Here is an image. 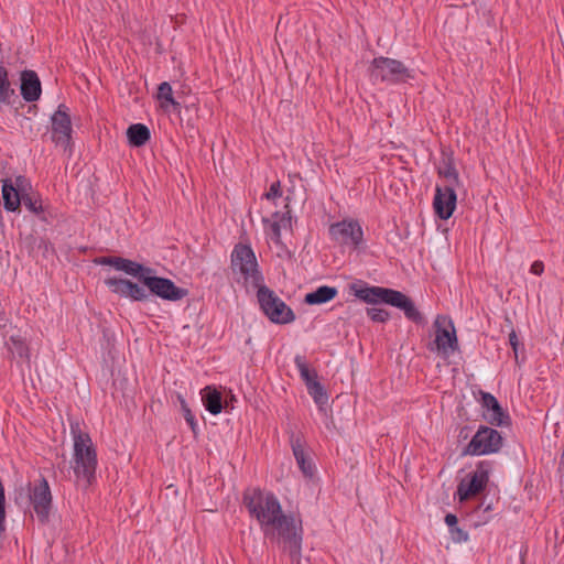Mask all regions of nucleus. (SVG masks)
Instances as JSON below:
<instances>
[{
	"mask_svg": "<svg viewBox=\"0 0 564 564\" xmlns=\"http://www.w3.org/2000/svg\"><path fill=\"white\" fill-rule=\"evenodd\" d=\"M109 290L121 297L131 301H145L150 294H154L166 301H180L187 295V291L181 289L169 279L153 275L151 269L142 285L127 279L109 278L105 281Z\"/></svg>",
	"mask_w": 564,
	"mask_h": 564,
	"instance_id": "1",
	"label": "nucleus"
},
{
	"mask_svg": "<svg viewBox=\"0 0 564 564\" xmlns=\"http://www.w3.org/2000/svg\"><path fill=\"white\" fill-rule=\"evenodd\" d=\"M73 440L72 468L79 486L87 487L95 477L97 453L89 434L82 430L79 422L70 423Z\"/></svg>",
	"mask_w": 564,
	"mask_h": 564,
	"instance_id": "2",
	"label": "nucleus"
},
{
	"mask_svg": "<svg viewBox=\"0 0 564 564\" xmlns=\"http://www.w3.org/2000/svg\"><path fill=\"white\" fill-rule=\"evenodd\" d=\"M245 502L265 536L280 540L282 536V511L278 498L269 492L253 491L245 495Z\"/></svg>",
	"mask_w": 564,
	"mask_h": 564,
	"instance_id": "3",
	"label": "nucleus"
},
{
	"mask_svg": "<svg viewBox=\"0 0 564 564\" xmlns=\"http://www.w3.org/2000/svg\"><path fill=\"white\" fill-rule=\"evenodd\" d=\"M350 290L356 297L368 304H389L402 310L408 319L416 324L423 322V317L413 301L400 291L382 286H371L362 281L352 283Z\"/></svg>",
	"mask_w": 564,
	"mask_h": 564,
	"instance_id": "4",
	"label": "nucleus"
},
{
	"mask_svg": "<svg viewBox=\"0 0 564 564\" xmlns=\"http://www.w3.org/2000/svg\"><path fill=\"white\" fill-rule=\"evenodd\" d=\"M231 268L238 282L243 283L247 290L257 288L262 283V275L258 268L256 254L250 246L237 245L231 253Z\"/></svg>",
	"mask_w": 564,
	"mask_h": 564,
	"instance_id": "5",
	"label": "nucleus"
},
{
	"mask_svg": "<svg viewBox=\"0 0 564 564\" xmlns=\"http://www.w3.org/2000/svg\"><path fill=\"white\" fill-rule=\"evenodd\" d=\"M369 77L373 83L399 85L414 78V73L401 61L379 56L375 57L368 68Z\"/></svg>",
	"mask_w": 564,
	"mask_h": 564,
	"instance_id": "6",
	"label": "nucleus"
},
{
	"mask_svg": "<svg viewBox=\"0 0 564 564\" xmlns=\"http://www.w3.org/2000/svg\"><path fill=\"white\" fill-rule=\"evenodd\" d=\"M280 197V182H274L270 191L263 196V231L268 245L272 248L273 246L278 249V252L282 248L281 242V223L282 216L279 210L274 209L275 200Z\"/></svg>",
	"mask_w": 564,
	"mask_h": 564,
	"instance_id": "7",
	"label": "nucleus"
},
{
	"mask_svg": "<svg viewBox=\"0 0 564 564\" xmlns=\"http://www.w3.org/2000/svg\"><path fill=\"white\" fill-rule=\"evenodd\" d=\"M503 445L501 434L489 426L480 425L470 442L463 449V455L482 456L498 453Z\"/></svg>",
	"mask_w": 564,
	"mask_h": 564,
	"instance_id": "8",
	"label": "nucleus"
},
{
	"mask_svg": "<svg viewBox=\"0 0 564 564\" xmlns=\"http://www.w3.org/2000/svg\"><path fill=\"white\" fill-rule=\"evenodd\" d=\"M435 339L429 345L430 350H437L448 356L458 348L456 330L452 319L445 315H437L434 321Z\"/></svg>",
	"mask_w": 564,
	"mask_h": 564,
	"instance_id": "9",
	"label": "nucleus"
},
{
	"mask_svg": "<svg viewBox=\"0 0 564 564\" xmlns=\"http://www.w3.org/2000/svg\"><path fill=\"white\" fill-rule=\"evenodd\" d=\"M284 551H289L291 564H302L301 549L303 527L301 516L296 512L284 514Z\"/></svg>",
	"mask_w": 564,
	"mask_h": 564,
	"instance_id": "10",
	"label": "nucleus"
},
{
	"mask_svg": "<svg viewBox=\"0 0 564 564\" xmlns=\"http://www.w3.org/2000/svg\"><path fill=\"white\" fill-rule=\"evenodd\" d=\"M328 232L330 239L341 246L358 249L364 242V230L356 219H344L334 223L329 226Z\"/></svg>",
	"mask_w": 564,
	"mask_h": 564,
	"instance_id": "11",
	"label": "nucleus"
},
{
	"mask_svg": "<svg viewBox=\"0 0 564 564\" xmlns=\"http://www.w3.org/2000/svg\"><path fill=\"white\" fill-rule=\"evenodd\" d=\"M489 480V471L484 462L477 465L475 471L470 473L460 480L457 486V496L460 502L480 494L487 486Z\"/></svg>",
	"mask_w": 564,
	"mask_h": 564,
	"instance_id": "12",
	"label": "nucleus"
},
{
	"mask_svg": "<svg viewBox=\"0 0 564 564\" xmlns=\"http://www.w3.org/2000/svg\"><path fill=\"white\" fill-rule=\"evenodd\" d=\"M290 445L300 470L305 477L312 478L315 473V465L311 456L310 447L303 435L292 433L290 435Z\"/></svg>",
	"mask_w": 564,
	"mask_h": 564,
	"instance_id": "13",
	"label": "nucleus"
},
{
	"mask_svg": "<svg viewBox=\"0 0 564 564\" xmlns=\"http://www.w3.org/2000/svg\"><path fill=\"white\" fill-rule=\"evenodd\" d=\"M457 196L452 185L436 186L433 207L435 214L443 220L452 217L456 208Z\"/></svg>",
	"mask_w": 564,
	"mask_h": 564,
	"instance_id": "14",
	"label": "nucleus"
},
{
	"mask_svg": "<svg viewBox=\"0 0 564 564\" xmlns=\"http://www.w3.org/2000/svg\"><path fill=\"white\" fill-rule=\"evenodd\" d=\"M52 139L56 144L66 147L72 134L70 117L64 105H59L51 117Z\"/></svg>",
	"mask_w": 564,
	"mask_h": 564,
	"instance_id": "15",
	"label": "nucleus"
},
{
	"mask_svg": "<svg viewBox=\"0 0 564 564\" xmlns=\"http://www.w3.org/2000/svg\"><path fill=\"white\" fill-rule=\"evenodd\" d=\"M28 187V181L21 176L17 177L14 182L12 180H4L2 184L4 208L9 212H15Z\"/></svg>",
	"mask_w": 564,
	"mask_h": 564,
	"instance_id": "16",
	"label": "nucleus"
},
{
	"mask_svg": "<svg viewBox=\"0 0 564 564\" xmlns=\"http://www.w3.org/2000/svg\"><path fill=\"white\" fill-rule=\"evenodd\" d=\"M250 290H257L258 302L263 313L272 322L282 323V304L279 302V297L262 283L257 288H250Z\"/></svg>",
	"mask_w": 564,
	"mask_h": 564,
	"instance_id": "17",
	"label": "nucleus"
},
{
	"mask_svg": "<svg viewBox=\"0 0 564 564\" xmlns=\"http://www.w3.org/2000/svg\"><path fill=\"white\" fill-rule=\"evenodd\" d=\"M30 499L37 518L41 521L46 520L51 509L52 496L48 484L45 479H41L34 485Z\"/></svg>",
	"mask_w": 564,
	"mask_h": 564,
	"instance_id": "18",
	"label": "nucleus"
},
{
	"mask_svg": "<svg viewBox=\"0 0 564 564\" xmlns=\"http://www.w3.org/2000/svg\"><path fill=\"white\" fill-rule=\"evenodd\" d=\"M102 264L110 265L118 271H122L128 275L137 278L141 283L144 280V276L148 275L150 268H147L135 261L120 258V257H108L101 260Z\"/></svg>",
	"mask_w": 564,
	"mask_h": 564,
	"instance_id": "19",
	"label": "nucleus"
},
{
	"mask_svg": "<svg viewBox=\"0 0 564 564\" xmlns=\"http://www.w3.org/2000/svg\"><path fill=\"white\" fill-rule=\"evenodd\" d=\"M42 93L39 76L33 70L21 74V95L25 101L32 102L40 98Z\"/></svg>",
	"mask_w": 564,
	"mask_h": 564,
	"instance_id": "20",
	"label": "nucleus"
},
{
	"mask_svg": "<svg viewBox=\"0 0 564 564\" xmlns=\"http://www.w3.org/2000/svg\"><path fill=\"white\" fill-rule=\"evenodd\" d=\"M437 174L440 177L446 180V185H452L456 187L460 184L459 174L454 164V159L452 155L443 154L442 160L437 165Z\"/></svg>",
	"mask_w": 564,
	"mask_h": 564,
	"instance_id": "21",
	"label": "nucleus"
},
{
	"mask_svg": "<svg viewBox=\"0 0 564 564\" xmlns=\"http://www.w3.org/2000/svg\"><path fill=\"white\" fill-rule=\"evenodd\" d=\"M156 98L160 102V107L164 112L180 111L181 105L173 97V89L167 82L160 84Z\"/></svg>",
	"mask_w": 564,
	"mask_h": 564,
	"instance_id": "22",
	"label": "nucleus"
},
{
	"mask_svg": "<svg viewBox=\"0 0 564 564\" xmlns=\"http://www.w3.org/2000/svg\"><path fill=\"white\" fill-rule=\"evenodd\" d=\"M200 395L203 404L209 413L217 415L221 412V393L216 388L207 386L200 391Z\"/></svg>",
	"mask_w": 564,
	"mask_h": 564,
	"instance_id": "23",
	"label": "nucleus"
},
{
	"mask_svg": "<svg viewBox=\"0 0 564 564\" xmlns=\"http://www.w3.org/2000/svg\"><path fill=\"white\" fill-rule=\"evenodd\" d=\"M337 294L338 291L336 288L322 285L315 291L307 293L304 297V302L308 305H319L334 300Z\"/></svg>",
	"mask_w": 564,
	"mask_h": 564,
	"instance_id": "24",
	"label": "nucleus"
},
{
	"mask_svg": "<svg viewBox=\"0 0 564 564\" xmlns=\"http://www.w3.org/2000/svg\"><path fill=\"white\" fill-rule=\"evenodd\" d=\"M127 135L132 145L141 147L150 139V130L142 123H135L128 128Z\"/></svg>",
	"mask_w": 564,
	"mask_h": 564,
	"instance_id": "25",
	"label": "nucleus"
},
{
	"mask_svg": "<svg viewBox=\"0 0 564 564\" xmlns=\"http://www.w3.org/2000/svg\"><path fill=\"white\" fill-rule=\"evenodd\" d=\"M294 362L306 388L312 382L318 381V375L316 370L310 368L304 356L297 355L294 359Z\"/></svg>",
	"mask_w": 564,
	"mask_h": 564,
	"instance_id": "26",
	"label": "nucleus"
},
{
	"mask_svg": "<svg viewBox=\"0 0 564 564\" xmlns=\"http://www.w3.org/2000/svg\"><path fill=\"white\" fill-rule=\"evenodd\" d=\"M485 420L494 426H509L511 424L510 415L499 405L484 413Z\"/></svg>",
	"mask_w": 564,
	"mask_h": 564,
	"instance_id": "27",
	"label": "nucleus"
},
{
	"mask_svg": "<svg viewBox=\"0 0 564 564\" xmlns=\"http://www.w3.org/2000/svg\"><path fill=\"white\" fill-rule=\"evenodd\" d=\"M13 96L14 89L8 79V72L4 67L0 66V107L9 105Z\"/></svg>",
	"mask_w": 564,
	"mask_h": 564,
	"instance_id": "28",
	"label": "nucleus"
},
{
	"mask_svg": "<svg viewBox=\"0 0 564 564\" xmlns=\"http://www.w3.org/2000/svg\"><path fill=\"white\" fill-rule=\"evenodd\" d=\"M308 394L312 397L316 405L322 409L328 402V394L324 386L317 381L312 382L307 388Z\"/></svg>",
	"mask_w": 564,
	"mask_h": 564,
	"instance_id": "29",
	"label": "nucleus"
},
{
	"mask_svg": "<svg viewBox=\"0 0 564 564\" xmlns=\"http://www.w3.org/2000/svg\"><path fill=\"white\" fill-rule=\"evenodd\" d=\"M178 401H180V406H181V410L183 412L186 423L191 426V429L193 431H195L197 423H196L195 416L192 413L187 402L181 395H178Z\"/></svg>",
	"mask_w": 564,
	"mask_h": 564,
	"instance_id": "30",
	"label": "nucleus"
},
{
	"mask_svg": "<svg viewBox=\"0 0 564 564\" xmlns=\"http://www.w3.org/2000/svg\"><path fill=\"white\" fill-rule=\"evenodd\" d=\"M367 315L369 318L377 323H384L389 319L390 314L383 308L370 307L367 308Z\"/></svg>",
	"mask_w": 564,
	"mask_h": 564,
	"instance_id": "31",
	"label": "nucleus"
},
{
	"mask_svg": "<svg viewBox=\"0 0 564 564\" xmlns=\"http://www.w3.org/2000/svg\"><path fill=\"white\" fill-rule=\"evenodd\" d=\"M481 405L486 409V412H489L491 409L499 405L498 400L495 395L489 392H481Z\"/></svg>",
	"mask_w": 564,
	"mask_h": 564,
	"instance_id": "32",
	"label": "nucleus"
},
{
	"mask_svg": "<svg viewBox=\"0 0 564 564\" xmlns=\"http://www.w3.org/2000/svg\"><path fill=\"white\" fill-rule=\"evenodd\" d=\"M481 405L486 409V412H489L491 409L499 405L498 400L495 395L489 392H481Z\"/></svg>",
	"mask_w": 564,
	"mask_h": 564,
	"instance_id": "33",
	"label": "nucleus"
},
{
	"mask_svg": "<svg viewBox=\"0 0 564 564\" xmlns=\"http://www.w3.org/2000/svg\"><path fill=\"white\" fill-rule=\"evenodd\" d=\"M449 533H451L452 540L456 543L466 542L469 538L468 533L465 530L458 528L457 525L454 528H451Z\"/></svg>",
	"mask_w": 564,
	"mask_h": 564,
	"instance_id": "34",
	"label": "nucleus"
},
{
	"mask_svg": "<svg viewBox=\"0 0 564 564\" xmlns=\"http://www.w3.org/2000/svg\"><path fill=\"white\" fill-rule=\"evenodd\" d=\"M509 343H510V346L512 347V350L514 352L516 362H518V349H519V346H520V341H519V338H518V336H517V334H516V332L513 329L509 334Z\"/></svg>",
	"mask_w": 564,
	"mask_h": 564,
	"instance_id": "35",
	"label": "nucleus"
},
{
	"mask_svg": "<svg viewBox=\"0 0 564 564\" xmlns=\"http://www.w3.org/2000/svg\"><path fill=\"white\" fill-rule=\"evenodd\" d=\"M530 272L535 275H541L544 272V263L540 260L531 264Z\"/></svg>",
	"mask_w": 564,
	"mask_h": 564,
	"instance_id": "36",
	"label": "nucleus"
},
{
	"mask_svg": "<svg viewBox=\"0 0 564 564\" xmlns=\"http://www.w3.org/2000/svg\"><path fill=\"white\" fill-rule=\"evenodd\" d=\"M294 319H295L294 312L291 310V307H289L288 305L284 304V324L291 323Z\"/></svg>",
	"mask_w": 564,
	"mask_h": 564,
	"instance_id": "37",
	"label": "nucleus"
},
{
	"mask_svg": "<svg viewBox=\"0 0 564 564\" xmlns=\"http://www.w3.org/2000/svg\"><path fill=\"white\" fill-rule=\"evenodd\" d=\"M457 517L453 513H447L445 516V523L448 525V528H454L457 524Z\"/></svg>",
	"mask_w": 564,
	"mask_h": 564,
	"instance_id": "38",
	"label": "nucleus"
},
{
	"mask_svg": "<svg viewBox=\"0 0 564 564\" xmlns=\"http://www.w3.org/2000/svg\"><path fill=\"white\" fill-rule=\"evenodd\" d=\"M471 432V429L469 426H463L460 430H459V433H458V438L459 440H467L469 434Z\"/></svg>",
	"mask_w": 564,
	"mask_h": 564,
	"instance_id": "39",
	"label": "nucleus"
},
{
	"mask_svg": "<svg viewBox=\"0 0 564 564\" xmlns=\"http://www.w3.org/2000/svg\"><path fill=\"white\" fill-rule=\"evenodd\" d=\"M283 217H284V223L288 220L289 221V225L290 227L292 226L291 225V215H290V210L288 209V205H284V214H283Z\"/></svg>",
	"mask_w": 564,
	"mask_h": 564,
	"instance_id": "40",
	"label": "nucleus"
},
{
	"mask_svg": "<svg viewBox=\"0 0 564 564\" xmlns=\"http://www.w3.org/2000/svg\"><path fill=\"white\" fill-rule=\"evenodd\" d=\"M24 204H25V206H28L31 210L36 212L35 204H34L33 202H31L30 199H29V200H24Z\"/></svg>",
	"mask_w": 564,
	"mask_h": 564,
	"instance_id": "41",
	"label": "nucleus"
},
{
	"mask_svg": "<svg viewBox=\"0 0 564 564\" xmlns=\"http://www.w3.org/2000/svg\"><path fill=\"white\" fill-rule=\"evenodd\" d=\"M19 355L22 356L23 355V349H19Z\"/></svg>",
	"mask_w": 564,
	"mask_h": 564,
	"instance_id": "42",
	"label": "nucleus"
}]
</instances>
